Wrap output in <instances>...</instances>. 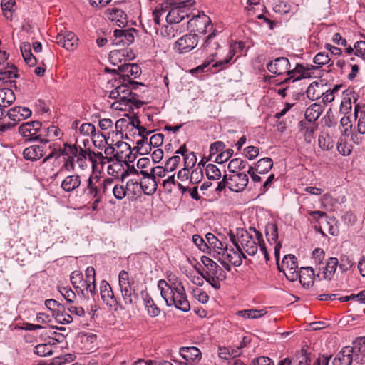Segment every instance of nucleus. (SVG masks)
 Segmentation results:
<instances>
[{"label": "nucleus", "mask_w": 365, "mask_h": 365, "mask_svg": "<svg viewBox=\"0 0 365 365\" xmlns=\"http://www.w3.org/2000/svg\"><path fill=\"white\" fill-rule=\"evenodd\" d=\"M139 86H144L141 83L136 81H123V83L116 86V88L110 91L109 97L118 101L112 103L111 107L113 109L119 110H125L127 108H132V106H135L137 108H140L143 102L136 98V94L133 93L130 89L136 90Z\"/></svg>", "instance_id": "obj_1"}, {"label": "nucleus", "mask_w": 365, "mask_h": 365, "mask_svg": "<svg viewBox=\"0 0 365 365\" xmlns=\"http://www.w3.org/2000/svg\"><path fill=\"white\" fill-rule=\"evenodd\" d=\"M105 183V179L101 180L98 175H91L86 182L79 198L82 202H91L93 199L106 196V190L110 185Z\"/></svg>", "instance_id": "obj_2"}, {"label": "nucleus", "mask_w": 365, "mask_h": 365, "mask_svg": "<svg viewBox=\"0 0 365 365\" xmlns=\"http://www.w3.org/2000/svg\"><path fill=\"white\" fill-rule=\"evenodd\" d=\"M201 262L205 267V271L197 269L199 274L205 279L213 288L218 289L220 287V280L225 278L223 269L212 259L207 256L201 257Z\"/></svg>", "instance_id": "obj_3"}, {"label": "nucleus", "mask_w": 365, "mask_h": 365, "mask_svg": "<svg viewBox=\"0 0 365 365\" xmlns=\"http://www.w3.org/2000/svg\"><path fill=\"white\" fill-rule=\"evenodd\" d=\"M194 3V0L168 2L169 9L165 16L167 23L170 24H178L182 21L185 16L188 17V14L186 12L185 9H188Z\"/></svg>", "instance_id": "obj_4"}, {"label": "nucleus", "mask_w": 365, "mask_h": 365, "mask_svg": "<svg viewBox=\"0 0 365 365\" xmlns=\"http://www.w3.org/2000/svg\"><path fill=\"white\" fill-rule=\"evenodd\" d=\"M237 235L240 242L239 247L250 256L255 255L258 250V241L252 234L245 229L237 230Z\"/></svg>", "instance_id": "obj_5"}, {"label": "nucleus", "mask_w": 365, "mask_h": 365, "mask_svg": "<svg viewBox=\"0 0 365 365\" xmlns=\"http://www.w3.org/2000/svg\"><path fill=\"white\" fill-rule=\"evenodd\" d=\"M297 258L293 255H287L283 257L281 264L277 262V269L282 272L287 279L294 282L297 279Z\"/></svg>", "instance_id": "obj_6"}, {"label": "nucleus", "mask_w": 365, "mask_h": 365, "mask_svg": "<svg viewBox=\"0 0 365 365\" xmlns=\"http://www.w3.org/2000/svg\"><path fill=\"white\" fill-rule=\"evenodd\" d=\"M41 128V123L37 120L24 123L19 126V133L26 140H40L41 143L46 144L48 142V140L41 139V135H37Z\"/></svg>", "instance_id": "obj_7"}, {"label": "nucleus", "mask_w": 365, "mask_h": 365, "mask_svg": "<svg viewBox=\"0 0 365 365\" xmlns=\"http://www.w3.org/2000/svg\"><path fill=\"white\" fill-rule=\"evenodd\" d=\"M133 282L130 279L129 274L122 270L118 275V284L121 295L125 305H131L133 303V294L134 292L132 288Z\"/></svg>", "instance_id": "obj_8"}, {"label": "nucleus", "mask_w": 365, "mask_h": 365, "mask_svg": "<svg viewBox=\"0 0 365 365\" xmlns=\"http://www.w3.org/2000/svg\"><path fill=\"white\" fill-rule=\"evenodd\" d=\"M175 280L173 289L175 292L173 296V305L175 306L176 309L187 312L190 310V304L187 299L185 287L178 278H175Z\"/></svg>", "instance_id": "obj_9"}, {"label": "nucleus", "mask_w": 365, "mask_h": 365, "mask_svg": "<svg viewBox=\"0 0 365 365\" xmlns=\"http://www.w3.org/2000/svg\"><path fill=\"white\" fill-rule=\"evenodd\" d=\"M230 183L228 188L233 192H240L245 190L248 184V176L245 173L233 172L228 175Z\"/></svg>", "instance_id": "obj_10"}, {"label": "nucleus", "mask_w": 365, "mask_h": 365, "mask_svg": "<svg viewBox=\"0 0 365 365\" xmlns=\"http://www.w3.org/2000/svg\"><path fill=\"white\" fill-rule=\"evenodd\" d=\"M267 68L270 73L274 75L280 76L285 73L288 75L290 68V63L287 58L279 57L267 63Z\"/></svg>", "instance_id": "obj_11"}, {"label": "nucleus", "mask_w": 365, "mask_h": 365, "mask_svg": "<svg viewBox=\"0 0 365 365\" xmlns=\"http://www.w3.org/2000/svg\"><path fill=\"white\" fill-rule=\"evenodd\" d=\"M175 282H172V279H168V282L164 279L158 281V287L160 291V295L165 300L168 307H171L173 304V296L175 290H174Z\"/></svg>", "instance_id": "obj_12"}, {"label": "nucleus", "mask_w": 365, "mask_h": 365, "mask_svg": "<svg viewBox=\"0 0 365 365\" xmlns=\"http://www.w3.org/2000/svg\"><path fill=\"white\" fill-rule=\"evenodd\" d=\"M78 38L73 32L61 31L56 36V43L68 51H72L77 47Z\"/></svg>", "instance_id": "obj_13"}, {"label": "nucleus", "mask_w": 365, "mask_h": 365, "mask_svg": "<svg viewBox=\"0 0 365 365\" xmlns=\"http://www.w3.org/2000/svg\"><path fill=\"white\" fill-rule=\"evenodd\" d=\"M198 42L196 34H187L178 39L176 50L180 53H187L195 48Z\"/></svg>", "instance_id": "obj_14"}, {"label": "nucleus", "mask_w": 365, "mask_h": 365, "mask_svg": "<svg viewBox=\"0 0 365 365\" xmlns=\"http://www.w3.org/2000/svg\"><path fill=\"white\" fill-rule=\"evenodd\" d=\"M134 58V53L128 48L117 49L110 51L109 60L113 66H120Z\"/></svg>", "instance_id": "obj_15"}, {"label": "nucleus", "mask_w": 365, "mask_h": 365, "mask_svg": "<svg viewBox=\"0 0 365 365\" xmlns=\"http://www.w3.org/2000/svg\"><path fill=\"white\" fill-rule=\"evenodd\" d=\"M339 264V260L336 257H329L326 262L325 267H319V272L316 277L319 279H331Z\"/></svg>", "instance_id": "obj_16"}, {"label": "nucleus", "mask_w": 365, "mask_h": 365, "mask_svg": "<svg viewBox=\"0 0 365 365\" xmlns=\"http://www.w3.org/2000/svg\"><path fill=\"white\" fill-rule=\"evenodd\" d=\"M135 37L130 30L115 29L113 32V43L116 46H127L134 41Z\"/></svg>", "instance_id": "obj_17"}, {"label": "nucleus", "mask_w": 365, "mask_h": 365, "mask_svg": "<svg viewBox=\"0 0 365 365\" xmlns=\"http://www.w3.org/2000/svg\"><path fill=\"white\" fill-rule=\"evenodd\" d=\"M7 116L14 123H10L11 128L14 127L18 122L31 116V111L26 107H14L7 111Z\"/></svg>", "instance_id": "obj_18"}, {"label": "nucleus", "mask_w": 365, "mask_h": 365, "mask_svg": "<svg viewBox=\"0 0 365 365\" xmlns=\"http://www.w3.org/2000/svg\"><path fill=\"white\" fill-rule=\"evenodd\" d=\"M354 360L356 363L365 361V337L356 339L349 346Z\"/></svg>", "instance_id": "obj_19"}, {"label": "nucleus", "mask_w": 365, "mask_h": 365, "mask_svg": "<svg viewBox=\"0 0 365 365\" xmlns=\"http://www.w3.org/2000/svg\"><path fill=\"white\" fill-rule=\"evenodd\" d=\"M217 254L219 257L226 261L230 262L232 265L239 267L242 264V260L240 258V254L233 248H227V245H225L223 250L218 251Z\"/></svg>", "instance_id": "obj_20"}, {"label": "nucleus", "mask_w": 365, "mask_h": 365, "mask_svg": "<svg viewBox=\"0 0 365 365\" xmlns=\"http://www.w3.org/2000/svg\"><path fill=\"white\" fill-rule=\"evenodd\" d=\"M118 71L122 73V79L124 81H130L129 77L137 78L140 74V68L135 63H124L118 66Z\"/></svg>", "instance_id": "obj_21"}, {"label": "nucleus", "mask_w": 365, "mask_h": 365, "mask_svg": "<svg viewBox=\"0 0 365 365\" xmlns=\"http://www.w3.org/2000/svg\"><path fill=\"white\" fill-rule=\"evenodd\" d=\"M101 297L105 304L110 307L115 308L118 305L110 286L105 281L101 285Z\"/></svg>", "instance_id": "obj_22"}, {"label": "nucleus", "mask_w": 365, "mask_h": 365, "mask_svg": "<svg viewBox=\"0 0 365 365\" xmlns=\"http://www.w3.org/2000/svg\"><path fill=\"white\" fill-rule=\"evenodd\" d=\"M140 173L144 176L143 180L140 182L141 191L147 195H153L156 191L158 186L155 178L151 177L148 173L144 170H141Z\"/></svg>", "instance_id": "obj_23"}, {"label": "nucleus", "mask_w": 365, "mask_h": 365, "mask_svg": "<svg viewBox=\"0 0 365 365\" xmlns=\"http://www.w3.org/2000/svg\"><path fill=\"white\" fill-rule=\"evenodd\" d=\"M107 15L109 20L118 27H125L127 25V15L125 12L117 8L108 9Z\"/></svg>", "instance_id": "obj_24"}, {"label": "nucleus", "mask_w": 365, "mask_h": 365, "mask_svg": "<svg viewBox=\"0 0 365 365\" xmlns=\"http://www.w3.org/2000/svg\"><path fill=\"white\" fill-rule=\"evenodd\" d=\"M81 185V179L78 174L66 176L61 182V187L66 192H72Z\"/></svg>", "instance_id": "obj_25"}, {"label": "nucleus", "mask_w": 365, "mask_h": 365, "mask_svg": "<svg viewBox=\"0 0 365 365\" xmlns=\"http://www.w3.org/2000/svg\"><path fill=\"white\" fill-rule=\"evenodd\" d=\"M297 279L304 287L309 288L314 284L315 274L311 267H302L300 271L297 272Z\"/></svg>", "instance_id": "obj_26"}, {"label": "nucleus", "mask_w": 365, "mask_h": 365, "mask_svg": "<svg viewBox=\"0 0 365 365\" xmlns=\"http://www.w3.org/2000/svg\"><path fill=\"white\" fill-rule=\"evenodd\" d=\"M110 185V188L106 190V195L111 191L113 196L118 200H123L127 195L125 186L123 184L115 183L114 180L110 178H105V183Z\"/></svg>", "instance_id": "obj_27"}, {"label": "nucleus", "mask_w": 365, "mask_h": 365, "mask_svg": "<svg viewBox=\"0 0 365 365\" xmlns=\"http://www.w3.org/2000/svg\"><path fill=\"white\" fill-rule=\"evenodd\" d=\"M299 133L304 137V140L311 143L314 138V133L317 130V125L314 123L301 120L299 123Z\"/></svg>", "instance_id": "obj_28"}, {"label": "nucleus", "mask_w": 365, "mask_h": 365, "mask_svg": "<svg viewBox=\"0 0 365 365\" xmlns=\"http://www.w3.org/2000/svg\"><path fill=\"white\" fill-rule=\"evenodd\" d=\"M349 346L344 347L334 357L333 365H351L354 361Z\"/></svg>", "instance_id": "obj_29"}, {"label": "nucleus", "mask_w": 365, "mask_h": 365, "mask_svg": "<svg viewBox=\"0 0 365 365\" xmlns=\"http://www.w3.org/2000/svg\"><path fill=\"white\" fill-rule=\"evenodd\" d=\"M180 355L187 362L199 361L201 359V351L195 346L182 347L180 349Z\"/></svg>", "instance_id": "obj_30"}, {"label": "nucleus", "mask_w": 365, "mask_h": 365, "mask_svg": "<svg viewBox=\"0 0 365 365\" xmlns=\"http://www.w3.org/2000/svg\"><path fill=\"white\" fill-rule=\"evenodd\" d=\"M324 85L316 81L312 82L307 88V96L312 101L321 98L324 94Z\"/></svg>", "instance_id": "obj_31"}, {"label": "nucleus", "mask_w": 365, "mask_h": 365, "mask_svg": "<svg viewBox=\"0 0 365 365\" xmlns=\"http://www.w3.org/2000/svg\"><path fill=\"white\" fill-rule=\"evenodd\" d=\"M322 106L320 104L314 103L310 105L305 110V120L314 123L322 115Z\"/></svg>", "instance_id": "obj_32"}, {"label": "nucleus", "mask_w": 365, "mask_h": 365, "mask_svg": "<svg viewBox=\"0 0 365 365\" xmlns=\"http://www.w3.org/2000/svg\"><path fill=\"white\" fill-rule=\"evenodd\" d=\"M23 155L27 160H37L43 156V148L41 145L30 146L24 149Z\"/></svg>", "instance_id": "obj_33"}, {"label": "nucleus", "mask_w": 365, "mask_h": 365, "mask_svg": "<svg viewBox=\"0 0 365 365\" xmlns=\"http://www.w3.org/2000/svg\"><path fill=\"white\" fill-rule=\"evenodd\" d=\"M169 9L168 2H164L158 4L152 13L153 21L154 22V29L157 31V26L160 25L161 21V17L164 16L165 14Z\"/></svg>", "instance_id": "obj_34"}, {"label": "nucleus", "mask_w": 365, "mask_h": 365, "mask_svg": "<svg viewBox=\"0 0 365 365\" xmlns=\"http://www.w3.org/2000/svg\"><path fill=\"white\" fill-rule=\"evenodd\" d=\"M21 52L24 61L29 66H34L36 64V58L32 54L31 46L29 42H24L21 44Z\"/></svg>", "instance_id": "obj_35"}, {"label": "nucleus", "mask_w": 365, "mask_h": 365, "mask_svg": "<svg viewBox=\"0 0 365 365\" xmlns=\"http://www.w3.org/2000/svg\"><path fill=\"white\" fill-rule=\"evenodd\" d=\"M307 75H308V72L305 69V68L302 65L297 63L295 66L294 68H293V69L289 68V74H288V76H289V77L284 79L283 83H287L292 78H294L293 82H294L296 81H298L303 78L307 77Z\"/></svg>", "instance_id": "obj_36"}, {"label": "nucleus", "mask_w": 365, "mask_h": 365, "mask_svg": "<svg viewBox=\"0 0 365 365\" xmlns=\"http://www.w3.org/2000/svg\"><path fill=\"white\" fill-rule=\"evenodd\" d=\"M14 91L9 88L0 89V108H6L11 105L15 101Z\"/></svg>", "instance_id": "obj_37"}, {"label": "nucleus", "mask_w": 365, "mask_h": 365, "mask_svg": "<svg viewBox=\"0 0 365 365\" xmlns=\"http://www.w3.org/2000/svg\"><path fill=\"white\" fill-rule=\"evenodd\" d=\"M272 166L273 162L270 158H263L257 162L255 170L259 174H264L268 173Z\"/></svg>", "instance_id": "obj_38"}, {"label": "nucleus", "mask_w": 365, "mask_h": 365, "mask_svg": "<svg viewBox=\"0 0 365 365\" xmlns=\"http://www.w3.org/2000/svg\"><path fill=\"white\" fill-rule=\"evenodd\" d=\"M267 312L264 309H245L237 312V315L245 319H258L264 316Z\"/></svg>", "instance_id": "obj_39"}, {"label": "nucleus", "mask_w": 365, "mask_h": 365, "mask_svg": "<svg viewBox=\"0 0 365 365\" xmlns=\"http://www.w3.org/2000/svg\"><path fill=\"white\" fill-rule=\"evenodd\" d=\"M144 305L145 309L148 313V314L151 317H155L159 315L160 312V309L155 304L153 299L148 294H146L143 297Z\"/></svg>", "instance_id": "obj_40"}, {"label": "nucleus", "mask_w": 365, "mask_h": 365, "mask_svg": "<svg viewBox=\"0 0 365 365\" xmlns=\"http://www.w3.org/2000/svg\"><path fill=\"white\" fill-rule=\"evenodd\" d=\"M125 186L127 195L130 196L131 197L138 195L141 192L140 183L136 180H129L127 181Z\"/></svg>", "instance_id": "obj_41"}, {"label": "nucleus", "mask_w": 365, "mask_h": 365, "mask_svg": "<svg viewBox=\"0 0 365 365\" xmlns=\"http://www.w3.org/2000/svg\"><path fill=\"white\" fill-rule=\"evenodd\" d=\"M269 6L274 12L280 14H286L291 10V5L284 0H274Z\"/></svg>", "instance_id": "obj_42"}, {"label": "nucleus", "mask_w": 365, "mask_h": 365, "mask_svg": "<svg viewBox=\"0 0 365 365\" xmlns=\"http://www.w3.org/2000/svg\"><path fill=\"white\" fill-rule=\"evenodd\" d=\"M191 21H196L198 23L197 26H200V24L204 25V29H202V31H200V28L197 29V31H199L200 33H202L204 34H205L207 32V31H210V29H212V26L211 24V20L210 19V18L207 16H206L204 14L202 15H198V16H195V18L192 19Z\"/></svg>", "instance_id": "obj_43"}, {"label": "nucleus", "mask_w": 365, "mask_h": 365, "mask_svg": "<svg viewBox=\"0 0 365 365\" xmlns=\"http://www.w3.org/2000/svg\"><path fill=\"white\" fill-rule=\"evenodd\" d=\"M15 0H1V7L3 11L4 16L9 20L12 19L13 11H14V7L15 6Z\"/></svg>", "instance_id": "obj_44"}, {"label": "nucleus", "mask_w": 365, "mask_h": 365, "mask_svg": "<svg viewBox=\"0 0 365 365\" xmlns=\"http://www.w3.org/2000/svg\"><path fill=\"white\" fill-rule=\"evenodd\" d=\"M34 353L39 356L46 357L53 354V344H40L35 346Z\"/></svg>", "instance_id": "obj_45"}, {"label": "nucleus", "mask_w": 365, "mask_h": 365, "mask_svg": "<svg viewBox=\"0 0 365 365\" xmlns=\"http://www.w3.org/2000/svg\"><path fill=\"white\" fill-rule=\"evenodd\" d=\"M307 357L302 353L290 360L286 358L279 362V365H307Z\"/></svg>", "instance_id": "obj_46"}, {"label": "nucleus", "mask_w": 365, "mask_h": 365, "mask_svg": "<svg viewBox=\"0 0 365 365\" xmlns=\"http://www.w3.org/2000/svg\"><path fill=\"white\" fill-rule=\"evenodd\" d=\"M71 282L73 284V287L77 290L80 289V291L83 293V290L81 289L82 284H83V274L79 271H73L71 274Z\"/></svg>", "instance_id": "obj_47"}, {"label": "nucleus", "mask_w": 365, "mask_h": 365, "mask_svg": "<svg viewBox=\"0 0 365 365\" xmlns=\"http://www.w3.org/2000/svg\"><path fill=\"white\" fill-rule=\"evenodd\" d=\"M266 236L269 242H276L278 239V228L274 223H268L266 225Z\"/></svg>", "instance_id": "obj_48"}, {"label": "nucleus", "mask_w": 365, "mask_h": 365, "mask_svg": "<svg viewBox=\"0 0 365 365\" xmlns=\"http://www.w3.org/2000/svg\"><path fill=\"white\" fill-rule=\"evenodd\" d=\"M208 244L212 247L217 252L221 251L225 246V243L219 240L212 233H207L205 235Z\"/></svg>", "instance_id": "obj_49"}, {"label": "nucleus", "mask_w": 365, "mask_h": 365, "mask_svg": "<svg viewBox=\"0 0 365 365\" xmlns=\"http://www.w3.org/2000/svg\"><path fill=\"white\" fill-rule=\"evenodd\" d=\"M17 68L12 65L9 69L0 72V83H5L7 81L17 78Z\"/></svg>", "instance_id": "obj_50"}, {"label": "nucleus", "mask_w": 365, "mask_h": 365, "mask_svg": "<svg viewBox=\"0 0 365 365\" xmlns=\"http://www.w3.org/2000/svg\"><path fill=\"white\" fill-rule=\"evenodd\" d=\"M205 173L209 180H216L221 178L220 169L214 164H208L206 167Z\"/></svg>", "instance_id": "obj_51"}, {"label": "nucleus", "mask_w": 365, "mask_h": 365, "mask_svg": "<svg viewBox=\"0 0 365 365\" xmlns=\"http://www.w3.org/2000/svg\"><path fill=\"white\" fill-rule=\"evenodd\" d=\"M246 166V162L241 158H234L231 160L228 164L227 168L230 173L238 172L237 170H243Z\"/></svg>", "instance_id": "obj_52"}, {"label": "nucleus", "mask_w": 365, "mask_h": 365, "mask_svg": "<svg viewBox=\"0 0 365 365\" xmlns=\"http://www.w3.org/2000/svg\"><path fill=\"white\" fill-rule=\"evenodd\" d=\"M330 61L329 54L325 52L318 53L314 58V63L317 66H311L312 68H319L324 65L327 64Z\"/></svg>", "instance_id": "obj_53"}, {"label": "nucleus", "mask_w": 365, "mask_h": 365, "mask_svg": "<svg viewBox=\"0 0 365 365\" xmlns=\"http://www.w3.org/2000/svg\"><path fill=\"white\" fill-rule=\"evenodd\" d=\"M352 145L349 144L346 141L343 139H339L337 143V150L339 153L344 155L348 156L352 152Z\"/></svg>", "instance_id": "obj_54"}, {"label": "nucleus", "mask_w": 365, "mask_h": 365, "mask_svg": "<svg viewBox=\"0 0 365 365\" xmlns=\"http://www.w3.org/2000/svg\"><path fill=\"white\" fill-rule=\"evenodd\" d=\"M88 152L80 148V154L75 160V163L78 164V166L81 170H85L88 167L87 155Z\"/></svg>", "instance_id": "obj_55"}, {"label": "nucleus", "mask_w": 365, "mask_h": 365, "mask_svg": "<svg viewBox=\"0 0 365 365\" xmlns=\"http://www.w3.org/2000/svg\"><path fill=\"white\" fill-rule=\"evenodd\" d=\"M352 100L354 103L357 100L354 94L345 96L341 103V110L348 113L351 110Z\"/></svg>", "instance_id": "obj_56"}, {"label": "nucleus", "mask_w": 365, "mask_h": 365, "mask_svg": "<svg viewBox=\"0 0 365 365\" xmlns=\"http://www.w3.org/2000/svg\"><path fill=\"white\" fill-rule=\"evenodd\" d=\"M319 146L324 150H329L334 148V143L329 135H320L318 140Z\"/></svg>", "instance_id": "obj_57"}, {"label": "nucleus", "mask_w": 365, "mask_h": 365, "mask_svg": "<svg viewBox=\"0 0 365 365\" xmlns=\"http://www.w3.org/2000/svg\"><path fill=\"white\" fill-rule=\"evenodd\" d=\"M240 347H237V350L234 354H230V349L227 347L219 348L218 355L220 358L227 360L230 358H235L240 355Z\"/></svg>", "instance_id": "obj_58"}, {"label": "nucleus", "mask_w": 365, "mask_h": 365, "mask_svg": "<svg viewBox=\"0 0 365 365\" xmlns=\"http://www.w3.org/2000/svg\"><path fill=\"white\" fill-rule=\"evenodd\" d=\"M78 154H80V148H76V151L73 150V154H71V155L67 158L64 164V167L67 170H74L75 160L77 156H78Z\"/></svg>", "instance_id": "obj_59"}, {"label": "nucleus", "mask_w": 365, "mask_h": 365, "mask_svg": "<svg viewBox=\"0 0 365 365\" xmlns=\"http://www.w3.org/2000/svg\"><path fill=\"white\" fill-rule=\"evenodd\" d=\"M180 160L181 158L178 155L169 158L165 164V170L168 172L175 170L180 162Z\"/></svg>", "instance_id": "obj_60"}, {"label": "nucleus", "mask_w": 365, "mask_h": 365, "mask_svg": "<svg viewBox=\"0 0 365 365\" xmlns=\"http://www.w3.org/2000/svg\"><path fill=\"white\" fill-rule=\"evenodd\" d=\"M339 86H335L331 90L324 88V94L321 96L324 103H331L334 100V93L338 91Z\"/></svg>", "instance_id": "obj_61"}, {"label": "nucleus", "mask_w": 365, "mask_h": 365, "mask_svg": "<svg viewBox=\"0 0 365 365\" xmlns=\"http://www.w3.org/2000/svg\"><path fill=\"white\" fill-rule=\"evenodd\" d=\"M215 36V33L213 31L211 33L205 40L203 47L204 49L207 51V52H211L212 50H217L219 47V44L217 42H214L212 43V39Z\"/></svg>", "instance_id": "obj_62"}, {"label": "nucleus", "mask_w": 365, "mask_h": 365, "mask_svg": "<svg viewBox=\"0 0 365 365\" xmlns=\"http://www.w3.org/2000/svg\"><path fill=\"white\" fill-rule=\"evenodd\" d=\"M192 242L202 252H205L209 250V246L205 240L199 235H194L192 236Z\"/></svg>", "instance_id": "obj_63"}, {"label": "nucleus", "mask_w": 365, "mask_h": 365, "mask_svg": "<svg viewBox=\"0 0 365 365\" xmlns=\"http://www.w3.org/2000/svg\"><path fill=\"white\" fill-rule=\"evenodd\" d=\"M355 54L365 60V41H359L354 45Z\"/></svg>", "instance_id": "obj_64"}]
</instances>
